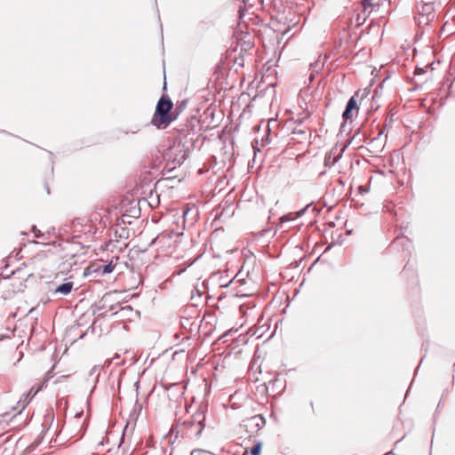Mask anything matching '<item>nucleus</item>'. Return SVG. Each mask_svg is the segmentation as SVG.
Wrapping results in <instances>:
<instances>
[{
    "mask_svg": "<svg viewBox=\"0 0 455 455\" xmlns=\"http://www.w3.org/2000/svg\"><path fill=\"white\" fill-rule=\"evenodd\" d=\"M205 413L203 408H199L195 413L180 419L172 427L177 433L183 438L188 440L198 439L205 427Z\"/></svg>",
    "mask_w": 455,
    "mask_h": 455,
    "instance_id": "f257e3e1",
    "label": "nucleus"
},
{
    "mask_svg": "<svg viewBox=\"0 0 455 455\" xmlns=\"http://www.w3.org/2000/svg\"><path fill=\"white\" fill-rule=\"evenodd\" d=\"M173 108V103L168 96L163 95L156 108L155 114L152 117L151 124L158 129L166 128L172 122L176 119L174 113L171 112Z\"/></svg>",
    "mask_w": 455,
    "mask_h": 455,
    "instance_id": "f03ea898",
    "label": "nucleus"
},
{
    "mask_svg": "<svg viewBox=\"0 0 455 455\" xmlns=\"http://www.w3.org/2000/svg\"><path fill=\"white\" fill-rule=\"evenodd\" d=\"M417 10L419 13L418 21L419 23H428L434 17V5L432 3H419L417 4Z\"/></svg>",
    "mask_w": 455,
    "mask_h": 455,
    "instance_id": "7ed1b4c3",
    "label": "nucleus"
},
{
    "mask_svg": "<svg viewBox=\"0 0 455 455\" xmlns=\"http://www.w3.org/2000/svg\"><path fill=\"white\" fill-rule=\"evenodd\" d=\"M265 419L258 414L243 420V427L250 434L257 433L265 426Z\"/></svg>",
    "mask_w": 455,
    "mask_h": 455,
    "instance_id": "20e7f679",
    "label": "nucleus"
},
{
    "mask_svg": "<svg viewBox=\"0 0 455 455\" xmlns=\"http://www.w3.org/2000/svg\"><path fill=\"white\" fill-rule=\"evenodd\" d=\"M359 92H356L347 102L345 110L342 114V118L345 122L351 120L354 114L357 115L359 107L355 98L358 97Z\"/></svg>",
    "mask_w": 455,
    "mask_h": 455,
    "instance_id": "39448f33",
    "label": "nucleus"
},
{
    "mask_svg": "<svg viewBox=\"0 0 455 455\" xmlns=\"http://www.w3.org/2000/svg\"><path fill=\"white\" fill-rule=\"evenodd\" d=\"M72 228L75 232H84V234H95L99 229V228L95 227L94 230H92V225H89L88 221L83 218L75 219L72 221Z\"/></svg>",
    "mask_w": 455,
    "mask_h": 455,
    "instance_id": "423d86ee",
    "label": "nucleus"
},
{
    "mask_svg": "<svg viewBox=\"0 0 455 455\" xmlns=\"http://www.w3.org/2000/svg\"><path fill=\"white\" fill-rule=\"evenodd\" d=\"M310 204H307L305 208L296 212L295 213H288L280 218V222L278 225L279 228H283V225L286 222L292 221L296 218L301 217L304 212L307 211V209L309 207Z\"/></svg>",
    "mask_w": 455,
    "mask_h": 455,
    "instance_id": "0eeeda50",
    "label": "nucleus"
},
{
    "mask_svg": "<svg viewBox=\"0 0 455 455\" xmlns=\"http://www.w3.org/2000/svg\"><path fill=\"white\" fill-rule=\"evenodd\" d=\"M73 286H74V283L73 282H66L62 284H60L58 285L54 291H53V294H61V295H68L72 289H73Z\"/></svg>",
    "mask_w": 455,
    "mask_h": 455,
    "instance_id": "6e6552de",
    "label": "nucleus"
},
{
    "mask_svg": "<svg viewBox=\"0 0 455 455\" xmlns=\"http://www.w3.org/2000/svg\"><path fill=\"white\" fill-rule=\"evenodd\" d=\"M341 153L333 155L332 152H331L324 157V165L327 167L333 166L341 158Z\"/></svg>",
    "mask_w": 455,
    "mask_h": 455,
    "instance_id": "1a4fd4ad",
    "label": "nucleus"
},
{
    "mask_svg": "<svg viewBox=\"0 0 455 455\" xmlns=\"http://www.w3.org/2000/svg\"><path fill=\"white\" fill-rule=\"evenodd\" d=\"M116 267V264H114L112 261H110L107 265H102L98 267L97 270L100 271L102 275L109 274L111 273Z\"/></svg>",
    "mask_w": 455,
    "mask_h": 455,
    "instance_id": "9d476101",
    "label": "nucleus"
},
{
    "mask_svg": "<svg viewBox=\"0 0 455 455\" xmlns=\"http://www.w3.org/2000/svg\"><path fill=\"white\" fill-rule=\"evenodd\" d=\"M180 152L181 153V155L176 156L173 159V162L178 165L182 164L188 157L187 150L180 149Z\"/></svg>",
    "mask_w": 455,
    "mask_h": 455,
    "instance_id": "9b49d317",
    "label": "nucleus"
},
{
    "mask_svg": "<svg viewBox=\"0 0 455 455\" xmlns=\"http://www.w3.org/2000/svg\"><path fill=\"white\" fill-rule=\"evenodd\" d=\"M172 235H176L173 232H169V233H162L161 235H159L155 240L153 243H164V240L166 238H172Z\"/></svg>",
    "mask_w": 455,
    "mask_h": 455,
    "instance_id": "f8f14e48",
    "label": "nucleus"
},
{
    "mask_svg": "<svg viewBox=\"0 0 455 455\" xmlns=\"http://www.w3.org/2000/svg\"><path fill=\"white\" fill-rule=\"evenodd\" d=\"M129 231L124 228H120V229H116L115 231V237L116 241H118L119 238H128Z\"/></svg>",
    "mask_w": 455,
    "mask_h": 455,
    "instance_id": "ddd939ff",
    "label": "nucleus"
},
{
    "mask_svg": "<svg viewBox=\"0 0 455 455\" xmlns=\"http://www.w3.org/2000/svg\"><path fill=\"white\" fill-rule=\"evenodd\" d=\"M187 104H188L187 100H182L181 102L177 103L176 108H174V111L172 112V113H174V116H176V118L187 108Z\"/></svg>",
    "mask_w": 455,
    "mask_h": 455,
    "instance_id": "4468645a",
    "label": "nucleus"
},
{
    "mask_svg": "<svg viewBox=\"0 0 455 455\" xmlns=\"http://www.w3.org/2000/svg\"><path fill=\"white\" fill-rule=\"evenodd\" d=\"M100 219V214H99V213H97V212L92 213V214L91 215L90 220H87V221H88V222H90V224H89V225H92V230H94V228H93L94 223H95L96 221H98Z\"/></svg>",
    "mask_w": 455,
    "mask_h": 455,
    "instance_id": "2eb2a0df",
    "label": "nucleus"
},
{
    "mask_svg": "<svg viewBox=\"0 0 455 455\" xmlns=\"http://www.w3.org/2000/svg\"><path fill=\"white\" fill-rule=\"evenodd\" d=\"M261 451V443H258L250 451L251 455H259Z\"/></svg>",
    "mask_w": 455,
    "mask_h": 455,
    "instance_id": "dca6fc26",
    "label": "nucleus"
},
{
    "mask_svg": "<svg viewBox=\"0 0 455 455\" xmlns=\"http://www.w3.org/2000/svg\"><path fill=\"white\" fill-rule=\"evenodd\" d=\"M194 261H191L189 263H188L185 267H178L174 271H173V274L172 275H181L186 269L187 267H190L192 264H193Z\"/></svg>",
    "mask_w": 455,
    "mask_h": 455,
    "instance_id": "f3484780",
    "label": "nucleus"
},
{
    "mask_svg": "<svg viewBox=\"0 0 455 455\" xmlns=\"http://www.w3.org/2000/svg\"><path fill=\"white\" fill-rule=\"evenodd\" d=\"M32 230H33V232L35 233V236H36V238L43 239L44 241L46 239V237H45V234H44V233H42L40 230H38V229L36 228V226H33V227H32Z\"/></svg>",
    "mask_w": 455,
    "mask_h": 455,
    "instance_id": "a211bd4d",
    "label": "nucleus"
},
{
    "mask_svg": "<svg viewBox=\"0 0 455 455\" xmlns=\"http://www.w3.org/2000/svg\"><path fill=\"white\" fill-rule=\"evenodd\" d=\"M190 455H212V453L204 450H193Z\"/></svg>",
    "mask_w": 455,
    "mask_h": 455,
    "instance_id": "6ab92c4d",
    "label": "nucleus"
},
{
    "mask_svg": "<svg viewBox=\"0 0 455 455\" xmlns=\"http://www.w3.org/2000/svg\"><path fill=\"white\" fill-rule=\"evenodd\" d=\"M267 133L261 139L262 146H265L269 143V128L268 125L267 126Z\"/></svg>",
    "mask_w": 455,
    "mask_h": 455,
    "instance_id": "aec40b11",
    "label": "nucleus"
},
{
    "mask_svg": "<svg viewBox=\"0 0 455 455\" xmlns=\"http://www.w3.org/2000/svg\"><path fill=\"white\" fill-rule=\"evenodd\" d=\"M362 4L364 9L373 6L372 0H362Z\"/></svg>",
    "mask_w": 455,
    "mask_h": 455,
    "instance_id": "412c9836",
    "label": "nucleus"
},
{
    "mask_svg": "<svg viewBox=\"0 0 455 455\" xmlns=\"http://www.w3.org/2000/svg\"><path fill=\"white\" fill-rule=\"evenodd\" d=\"M381 134H382V132H379L378 134V137H376L371 140L370 145H374L375 143H377L379 140V137L381 136Z\"/></svg>",
    "mask_w": 455,
    "mask_h": 455,
    "instance_id": "4be33fe9",
    "label": "nucleus"
},
{
    "mask_svg": "<svg viewBox=\"0 0 455 455\" xmlns=\"http://www.w3.org/2000/svg\"><path fill=\"white\" fill-rule=\"evenodd\" d=\"M182 148H184V146L180 147V145H178L177 147H174L173 148H171V150L172 151L173 150L174 152H177V151H180V149H182Z\"/></svg>",
    "mask_w": 455,
    "mask_h": 455,
    "instance_id": "5701e85b",
    "label": "nucleus"
},
{
    "mask_svg": "<svg viewBox=\"0 0 455 455\" xmlns=\"http://www.w3.org/2000/svg\"><path fill=\"white\" fill-rule=\"evenodd\" d=\"M132 308L131 306H125L121 307V311H132Z\"/></svg>",
    "mask_w": 455,
    "mask_h": 455,
    "instance_id": "b1692460",
    "label": "nucleus"
},
{
    "mask_svg": "<svg viewBox=\"0 0 455 455\" xmlns=\"http://www.w3.org/2000/svg\"><path fill=\"white\" fill-rule=\"evenodd\" d=\"M135 407L139 409V411H141V405L138 403V400L136 401V404H135Z\"/></svg>",
    "mask_w": 455,
    "mask_h": 455,
    "instance_id": "393cba45",
    "label": "nucleus"
},
{
    "mask_svg": "<svg viewBox=\"0 0 455 455\" xmlns=\"http://www.w3.org/2000/svg\"><path fill=\"white\" fill-rule=\"evenodd\" d=\"M97 371V367L94 366L92 370H91V375L92 374H94V372Z\"/></svg>",
    "mask_w": 455,
    "mask_h": 455,
    "instance_id": "a878e982",
    "label": "nucleus"
},
{
    "mask_svg": "<svg viewBox=\"0 0 455 455\" xmlns=\"http://www.w3.org/2000/svg\"><path fill=\"white\" fill-rule=\"evenodd\" d=\"M398 242H399V239L396 238L395 240L393 241L392 245L394 246V245L397 244Z\"/></svg>",
    "mask_w": 455,
    "mask_h": 455,
    "instance_id": "bb28decb",
    "label": "nucleus"
},
{
    "mask_svg": "<svg viewBox=\"0 0 455 455\" xmlns=\"http://www.w3.org/2000/svg\"><path fill=\"white\" fill-rule=\"evenodd\" d=\"M294 133H304V132H303V131H301V130H299V131H298V130L296 129V130L294 131Z\"/></svg>",
    "mask_w": 455,
    "mask_h": 455,
    "instance_id": "cd10ccee",
    "label": "nucleus"
},
{
    "mask_svg": "<svg viewBox=\"0 0 455 455\" xmlns=\"http://www.w3.org/2000/svg\"><path fill=\"white\" fill-rule=\"evenodd\" d=\"M83 415V411H81L80 413H76V417L80 418L81 416Z\"/></svg>",
    "mask_w": 455,
    "mask_h": 455,
    "instance_id": "c85d7f7f",
    "label": "nucleus"
},
{
    "mask_svg": "<svg viewBox=\"0 0 455 455\" xmlns=\"http://www.w3.org/2000/svg\"><path fill=\"white\" fill-rule=\"evenodd\" d=\"M242 1L246 4L249 0H242Z\"/></svg>",
    "mask_w": 455,
    "mask_h": 455,
    "instance_id": "c756f323",
    "label": "nucleus"
},
{
    "mask_svg": "<svg viewBox=\"0 0 455 455\" xmlns=\"http://www.w3.org/2000/svg\"><path fill=\"white\" fill-rule=\"evenodd\" d=\"M181 132H184L185 135H188V133H186L184 130H181Z\"/></svg>",
    "mask_w": 455,
    "mask_h": 455,
    "instance_id": "7c9ffc66",
    "label": "nucleus"
},
{
    "mask_svg": "<svg viewBox=\"0 0 455 455\" xmlns=\"http://www.w3.org/2000/svg\"><path fill=\"white\" fill-rule=\"evenodd\" d=\"M212 455H214V454H212Z\"/></svg>",
    "mask_w": 455,
    "mask_h": 455,
    "instance_id": "2f4dec72",
    "label": "nucleus"
}]
</instances>
